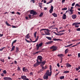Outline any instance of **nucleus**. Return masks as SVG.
Returning <instances> with one entry per match:
<instances>
[{"instance_id": "nucleus-14", "label": "nucleus", "mask_w": 80, "mask_h": 80, "mask_svg": "<svg viewBox=\"0 0 80 80\" xmlns=\"http://www.w3.org/2000/svg\"><path fill=\"white\" fill-rule=\"evenodd\" d=\"M50 30H49V31H47V32L45 31L44 32L45 33L46 35H50Z\"/></svg>"}, {"instance_id": "nucleus-4", "label": "nucleus", "mask_w": 80, "mask_h": 80, "mask_svg": "<svg viewBox=\"0 0 80 80\" xmlns=\"http://www.w3.org/2000/svg\"><path fill=\"white\" fill-rule=\"evenodd\" d=\"M80 25V22H75L72 24V25H75V27L76 28H78L79 27V25Z\"/></svg>"}, {"instance_id": "nucleus-32", "label": "nucleus", "mask_w": 80, "mask_h": 80, "mask_svg": "<svg viewBox=\"0 0 80 80\" xmlns=\"http://www.w3.org/2000/svg\"><path fill=\"white\" fill-rule=\"evenodd\" d=\"M43 30H46L47 31H49V30L48 29H41L40 31H42Z\"/></svg>"}, {"instance_id": "nucleus-40", "label": "nucleus", "mask_w": 80, "mask_h": 80, "mask_svg": "<svg viewBox=\"0 0 80 80\" xmlns=\"http://www.w3.org/2000/svg\"><path fill=\"white\" fill-rule=\"evenodd\" d=\"M3 72L4 74H6L7 73V71L6 70H4V71H3Z\"/></svg>"}, {"instance_id": "nucleus-54", "label": "nucleus", "mask_w": 80, "mask_h": 80, "mask_svg": "<svg viewBox=\"0 0 80 80\" xmlns=\"http://www.w3.org/2000/svg\"><path fill=\"white\" fill-rule=\"evenodd\" d=\"M57 66L58 67H60V64H59V63H58L57 64Z\"/></svg>"}, {"instance_id": "nucleus-7", "label": "nucleus", "mask_w": 80, "mask_h": 80, "mask_svg": "<svg viewBox=\"0 0 80 80\" xmlns=\"http://www.w3.org/2000/svg\"><path fill=\"white\" fill-rule=\"evenodd\" d=\"M46 63V61H44L43 62H39L38 64L37 65H36V67H37V66H38V65H40L41 63L42 64L44 65Z\"/></svg>"}, {"instance_id": "nucleus-64", "label": "nucleus", "mask_w": 80, "mask_h": 80, "mask_svg": "<svg viewBox=\"0 0 80 80\" xmlns=\"http://www.w3.org/2000/svg\"><path fill=\"white\" fill-rule=\"evenodd\" d=\"M26 20H28V17H26L25 18Z\"/></svg>"}, {"instance_id": "nucleus-20", "label": "nucleus", "mask_w": 80, "mask_h": 80, "mask_svg": "<svg viewBox=\"0 0 80 80\" xmlns=\"http://www.w3.org/2000/svg\"><path fill=\"white\" fill-rule=\"evenodd\" d=\"M53 41H62V40L60 39H57L56 38H53Z\"/></svg>"}, {"instance_id": "nucleus-35", "label": "nucleus", "mask_w": 80, "mask_h": 80, "mask_svg": "<svg viewBox=\"0 0 80 80\" xmlns=\"http://www.w3.org/2000/svg\"><path fill=\"white\" fill-rule=\"evenodd\" d=\"M53 0H51L50 1H49V2L46 3V4H49V3H52L53 1Z\"/></svg>"}, {"instance_id": "nucleus-51", "label": "nucleus", "mask_w": 80, "mask_h": 80, "mask_svg": "<svg viewBox=\"0 0 80 80\" xmlns=\"http://www.w3.org/2000/svg\"><path fill=\"white\" fill-rule=\"evenodd\" d=\"M60 73V72H58V73H57V74H56L55 75V76H57L58 75V74H59V73Z\"/></svg>"}, {"instance_id": "nucleus-52", "label": "nucleus", "mask_w": 80, "mask_h": 80, "mask_svg": "<svg viewBox=\"0 0 80 80\" xmlns=\"http://www.w3.org/2000/svg\"><path fill=\"white\" fill-rule=\"evenodd\" d=\"M65 2V0H62V3H63Z\"/></svg>"}, {"instance_id": "nucleus-2", "label": "nucleus", "mask_w": 80, "mask_h": 80, "mask_svg": "<svg viewBox=\"0 0 80 80\" xmlns=\"http://www.w3.org/2000/svg\"><path fill=\"white\" fill-rule=\"evenodd\" d=\"M50 72H49V70H48L46 73L45 74V75H48V76H49V77H50V76L52 75V66H51V65H50Z\"/></svg>"}, {"instance_id": "nucleus-1", "label": "nucleus", "mask_w": 80, "mask_h": 80, "mask_svg": "<svg viewBox=\"0 0 80 80\" xmlns=\"http://www.w3.org/2000/svg\"><path fill=\"white\" fill-rule=\"evenodd\" d=\"M42 59H43V58L42 56H38L37 58V62L34 64V67H36V66L40 62H42Z\"/></svg>"}, {"instance_id": "nucleus-59", "label": "nucleus", "mask_w": 80, "mask_h": 80, "mask_svg": "<svg viewBox=\"0 0 80 80\" xmlns=\"http://www.w3.org/2000/svg\"><path fill=\"white\" fill-rule=\"evenodd\" d=\"M17 14H18V15H20V13L19 12H17Z\"/></svg>"}, {"instance_id": "nucleus-50", "label": "nucleus", "mask_w": 80, "mask_h": 80, "mask_svg": "<svg viewBox=\"0 0 80 80\" xmlns=\"http://www.w3.org/2000/svg\"><path fill=\"white\" fill-rule=\"evenodd\" d=\"M1 75L2 77H4V74H3V73H2L1 74Z\"/></svg>"}, {"instance_id": "nucleus-9", "label": "nucleus", "mask_w": 80, "mask_h": 80, "mask_svg": "<svg viewBox=\"0 0 80 80\" xmlns=\"http://www.w3.org/2000/svg\"><path fill=\"white\" fill-rule=\"evenodd\" d=\"M21 78L22 79V80H29V79L28 78H27V76L25 75H22L21 76Z\"/></svg>"}, {"instance_id": "nucleus-11", "label": "nucleus", "mask_w": 80, "mask_h": 80, "mask_svg": "<svg viewBox=\"0 0 80 80\" xmlns=\"http://www.w3.org/2000/svg\"><path fill=\"white\" fill-rule=\"evenodd\" d=\"M3 79L5 80H12V78L8 77H4L3 78Z\"/></svg>"}, {"instance_id": "nucleus-25", "label": "nucleus", "mask_w": 80, "mask_h": 80, "mask_svg": "<svg viewBox=\"0 0 80 80\" xmlns=\"http://www.w3.org/2000/svg\"><path fill=\"white\" fill-rule=\"evenodd\" d=\"M46 38L48 39V40H52V38L50 37H46Z\"/></svg>"}, {"instance_id": "nucleus-30", "label": "nucleus", "mask_w": 80, "mask_h": 80, "mask_svg": "<svg viewBox=\"0 0 80 80\" xmlns=\"http://www.w3.org/2000/svg\"><path fill=\"white\" fill-rule=\"evenodd\" d=\"M37 32H34V38H36L37 37Z\"/></svg>"}, {"instance_id": "nucleus-28", "label": "nucleus", "mask_w": 80, "mask_h": 80, "mask_svg": "<svg viewBox=\"0 0 80 80\" xmlns=\"http://www.w3.org/2000/svg\"><path fill=\"white\" fill-rule=\"evenodd\" d=\"M5 23L6 24V25H7V26H10V27H11V25H10V24H9L8 23V22H7V21H6Z\"/></svg>"}, {"instance_id": "nucleus-44", "label": "nucleus", "mask_w": 80, "mask_h": 80, "mask_svg": "<svg viewBox=\"0 0 80 80\" xmlns=\"http://www.w3.org/2000/svg\"><path fill=\"white\" fill-rule=\"evenodd\" d=\"M18 68L17 69V70L18 71H20L21 70H20V68L19 67V66H18Z\"/></svg>"}, {"instance_id": "nucleus-43", "label": "nucleus", "mask_w": 80, "mask_h": 80, "mask_svg": "<svg viewBox=\"0 0 80 80\" xmlns=\"http://www.w3.org/2000/svg\"><path fill=\"white\" fill-rule=\"evenodd\" d=\"M4 48H5V47H4L2 48V49L0 48V51H2L3 50V49H4Z\"/></svg>"}, {"instance_id": "nucleus-12", "label": "nucleus", "mask_w": 80, "mask_h": 80, "mask_svg": "<svg viewBox=\"0 0 80 80\" xmlns=\"http://www.w3.org/2000/svg\"><path fill=\"white\" fill-rule=\"evenodd\" d=\"M43 78L44 79L47 80L48 79V76L45 74L43 76Z\"/></svg>"}, {"instance_id": "nucleus-39", "label": "nucleus", "mask_w": 80, "mask_h": 80, "mask_svg": "<svg viewBox=\"0 0 80 80\" xmlns=\"http://www.w3.org/2000/svg\"><path fill=\"white\" fill-rule=\"evenodd\" d=\"M44 70V69H43V68H42L40 70V72H43Z\"/></svg>"}, {"instance_id": "nucleus-53", "label": "nucleus", "mask_w": 80, "mask_h": 80, "mask_svg": "<svg viewBox=\"0 0 80 80\" xmlns=\"http://www.w3.org/2000/svg\"><path fill=\"white\" fill-rule=\"evenodd\" d=\"M30 75H33V72H31L30 73Z\"/></svg>"}, {"instance_id": "nucleus-36", "label": "nucleus", "mask_w": 80, "mask_h": 80, "mask_svg": "<svg viewBox=\"0 0 80 80\" xmlns=\"http://www.w3.org/2000/svg\"><path fill=\"white\" fill-rule=\"evenodd\" d=\"M65 78V77L64 76H62L60 77V78L61 80H62V79H63Z\"/></svg>"}, {"instance_id": "nucleus-63", "label": "nucleus", "mask_w": 80, "mask_h": 80, "mask_svg": "<svg viewBox=\"0 0 80 80\" xmlns=\"http://www.w3.org/2000/svg\"><path fill=\"white\" fill-rule=\"evenodd\" d=\"M31 2H32L33 3H35V0H32L31 1Z\"/></svg>"}, {"instance_id": "nucleus-6", "label": "nucleus", "mask_w": 80, "mask_h": 80, "mask_svg": "<svg viewBox=\"0 0 80 80\" xmlns=\"http://www.w3.org/2000/svg\"><path fill=\"white\" fill-rule=\"evenodd\" d=\"M50 49H53L52 51H54L55 50H57V48L56 47H55V46H51L50 48Z\"/></svg>"}, {"instance_id": "nucleus-29", "label": "nucleus", "mask_w": 80, "mask_h": 80, "mask_svg": "<svg viewBox=\"0 0 80 80\" xmlns=\"http://www.w3.org/2000/svg\"><path fill=\"white\" fill-rule=\"evenodd\" d=\"M69 12H71V15H72V14H73V10L70 9V10H69Z\"/></svg>"}, {"instance_id": "nucleus-42", "label": "nucleus", "mask_w": 80, "mask_h": 80, "mask_svg": "<svg viewBox=\"0 0 80 80\" xmlns=\"http://www.w3.org/2000/svg\"><path fill=\"white\" fill-rule=\"evenodd\" d=\"M43 12H41L40 15H39V17H42L43 16Z\"/></svg>"}, {"instance_id": "nucleus-24", "label": "nucleus", "mask_w": 80, "mask_h": 80, "mask_svg": "<svg viewBox=\"0 0 80 80\" xmlns=\"http://www.w3.org/2000/svg\"><path fill=\"white\" fill-rule=\"evenodd\" d=\"M12 49L10 51L11 52H12V51H13V50H15V47L13 45V46H12Z\"/></svg>"}, {"instance_id": "nucleus-8", "label": "nucleus", "mask_w": 80, "mask_h": 80, "mask_svg": "<svg viewBox=\"0 0 80 80\" xmlns=\"http://www.w3.org/2000/svg\"><path fill=\"white\" fill-rule=\"evenodd\" d=\"M30 14H33V15H37V13L36 11H35L33 10H31L30 11Z\"/></svg>"}, {"instance_id": "nucleus-3", "label": "nucleus", "mask_w": 80, "mask_h": 80, "mask_svg": "<svg viewBox=\"0 0 80 80\" xmlns=\"http://www.w3.org/2000/svg\"><path fill=\"white\" fill-rule=\"evenodd\" d=\"M39 39V36H37V38L35 40V41H28L27 40V39L25 38V40L27 42H28V43H30V42H32L33 43H34L35 42H37V41Z\"/></svg>"}, {"instance_id": "nucleus-27", "label": "nucleus", "mask_w": 80, "mask_h": 80, "mask_svg": "<svg viewBox=\"0 0 80 80\" xmlns=\"http://www.w3.org/2000/svg\"><path fill=\"white\" fill-rule=\"evenodd\" d=\"M39 5V7L40 8H43V7H42V3H38Z\"/></svg>"}, {"instance_id": "nucleus-55", "label": "nucleus", "mask_w": 80, "mask_h": 80, "mask_svg": "<svg viewBox=\"0 0 80 80\" xmlns=\"http://www.w3.org/2000/svg\"><path fill=\"white\" fill-rule=\"evenodd\" d=\"M78 57L79 58H80V53H78Z\"/></svg>"}, {"instance_id": "nucleus-17", "label": "nucleus", "mask_w": 80, "mask_h": 80, "mask_svg": "<svg viewBox=\"0 0 80 80\" xmlns=\"http://www.w3.org/2000/svg\"><path fill=\"white\" fill-rule=\"evenodd\" d=\"M72 17L73 19H75L77 18V15L76 14H73L72 16Z\"/></svg>"}, {"instance_id": "nucleus-26", "label": "nucleus", "mask_w": 80, "mask_h": 80, "mask_svg": "<svg viewBox=\"0 0 80 80\" xmlns=\"http://www.w3.org/2000/svg\"><path fill=\"white\" fill-rule=\"evenodd\" d=\"M73 45V44H70L68 45V46H65V47H70V46H72V45Z\"/></svg>"}, {"instance_id": "nucleus-23", "label": "nucleus", "mask_w": 80, "mask_h": 80, "mask_svg": "<svg viewBox=\"0 0 80 80\" xmlns=\"http://www.w3.org/2000/svg\"><path fill=\"white\" fill-rule=\"evenodd\" d=\"M52 15L54 17H57V14L55 13H52Z\"/></svg>"}, {"instance_id": "nucleus-13", "label": "nucleus", "mask_w": 80, "mask_h": 80, "mask_svg": "<svg viewBox=\"0 0 80 80\" xmlns=\"http://www.w3.org/2000/svg\"><path fill=\"white\" fill-rule=\"evenodd\" d=\"M53 7L52 6H51V8L49 10V12L50 13H52V12H53Z\"/></svg>"}, {"instance_id": "nucleus-15", "label": "nucleus", "mask_w": 80, "mask_h": 80, "mask_svg": "<svg viewBox=\"0 0 80 80\" xmlns=\"http://www.w3.org/2000/svg\"><path fill=\"white\" fill-rule=\"evenodd\" d=\"M53 43V41H51L46 42V45H50V44H52V43Z\"/></svg>"}, {"instance_id": "nucleus-48", "label": "nucleus", "mask_w": 80, "mask_h": 80, "mask_svg": "<svg viewBox=\"0 0 80 80\" xmlns=\"http://www.w3.org/2000/svg\"><path fill=\"white\" fill-rule=\"evenodd\" d=\"M65 32V30H63L61 31H59V32H60V33H61V32Z\"/></svg>"}, {"instance_id": "nucleus-19", "label": "nucleus", "mask_w": 80, "mask_h": 80, "mask_svg": "<svg viewBox=\"0 0 80 80\" xmlns=\"http://www.w3.org/2000/svg\"><path fill=\"white\" fill-rule=\"evenodd\" d=\"M63 15L62 17V18L63 20H65L66 18H67V16L66 15V14H63Z\"/></svg>"}, {"instance_id": "nucleus-56", "label": "nucleus", "mask_w": 80, "mask_h": 80, "mask_svg": "<svg viewBox=\"0 0 80 80\" xmlns=\"http://www.w3.org/2000/svg\"><path fill=\"white\" fill-rule=\"evenodd\" d=\"M14 64H17V61H14Z\"/></svg>"}, {"instance_id": "nucleus-5", "label": "nucleus", "mask_w": 80, "mask_h": 80, "mask_svg": "<svg viewBox=\"0 0 80 80\" xmlns=\"http://www.w3.org/2000/svg\"><path fill=\"white\" fill-rule=\"evenodd\" d=\"M43 45V43L41 42V43H39L38 45V44H37L36 45V47H37V50H38V49H39V48L41 47L42 46V45Z\"/></svg>"}, {"instance_id": "nucleus-10", "label": "nucleus", "mask_w": 80, "mask_h": 80, "mask_svg": "<svg viewBox=\"0 0 80 80\" xmlns=\"http://www.w3.org/2000/svg\"><path fill=\"white\" fill-rule=\"evenodd\" d=\"M53 33L54 34H55L56 35H57L58 36H61V35H64V33L62 32V33H56V32H53Z\"/></svg>"}, {"instance_id": "nucleus-21", "label": "nucleus", "mask_w": 80, "mask_h": 80, "mask_svg": "<svg viewBox=\"0 0 80 80\" xmlns=\"http://www.w3.org/2000/svg\"><path fill=\"white\" fill-rule=\"evenodd\" d=\"M66 67L68 68V67H72V65H71L69 63H66Z\"/></svg>"}, {"instance_id": "nucleus-22", "label": "nucleus", "mask_w": 80, "mask_h": 80, "mask_svg": "<svg viewBox=\"0 0 80 80\" xmlns=\"http://www.w3.org/2000/svg\"><path fill=\"white\" fill-rule=\"evenodd\" d=\"M29 33L26 36L25 38H27L28 39V38H29L30 37V35H29Z\"/></svg>"}, {"instance_id": "nucleus-58", "label": "nucleus", "mask_w": 80, "mask_h": 80, "mask_svg": "<svg viewBox=\"0 0 80 80\" xmlns=\"http://www.w3.org/2000/svg\"><path fill=\"white\" fill-rule=\"evenodd\" d=\"M76 46H77V45H75L72 46V47H71L72 48V47H76Z\"/></svg>"}, {"instance_id": "nucleus-41", "label": "nucleus", "mask_w": 80, "mask_h": 80, "mask_svg": "<svg viewBox=\"0 0 80 80\" xmlns=\"http://www.w3.org/2000/svg\"><path fill=\"white\" fill-rule=\"evenodd\" d=\"M28 17H29V18L30 19V18H32V15H30V14H29L28 15Z\"/></svg>"}, {"instance_id": "nucleus-61", "label": "nucleus", "mask_w": 80, "mask_h": 80, "mask_svg": "<svg viewBox=\"0 0 80 80\" xmlns=\"http://www.w3.org/2000/svg\"><path fill=\"white\" fill-rule=\"evenodd\" d=\"M1 62H4V59H1Z\"/></svg>"}, {"instance_id": "nucleus-38", "label": "nucleus", "mask_w": 80, "mask_h": 80, "mask_svg": "<svg viewBox=\"0 0 80 80\" xmlns=\"http://www.w3.org/2000/svg\"><path fill=\"white\" fill-rule=\"evenodd\" d=\"M62 10H63V11L64 10H67V8H62Z\"/></svg>"}, {"instance_id": "nucleus-47", "label": "nucleus", "mask_w": 80, "mask_h": 80, "mask_svg": "<svg viewBox=\"0 0 80 80\" xmlns=\"http://www.w3.org/2000/svg\"><path fill=\"white\" fill-rule=\"evenodd\" d=\"M75 2H73V3H72V7H73V6H74V5H75Z\"/></svg>"}, {"instance_id": "nucleus-16", "label": "nucleus", "mask_w": 80, "mask_h": 80, "mask_svg": "<svg viewBox=\"0 0 80 80\" xmlns=\"http://www.w3.org/2000/svg\"><path fill=\"white\" fill-rule=\"evenodd\" d=\"M22 70L23 72H27L28 71V69H27V68H26L25 67L23 68Z\"/></svg>"}, {"instance_id": "nucleus-33", "label": "nucleus", "mask_w": 80, "mask_h": 80, "mask_svg": "<svg viewBox=\"0 0 80 80\" xmlns=\"http://www.w3.org/2000/svg\"><path fill=\"white\" fill-rule=\"evenodd\" d=\"M68 52V49H66L65 51V54H67V53Z\"/></svg>"}, {"instance_id": "nucleus-45", "label": "nucleus", "mask_w": 80, "mask_h": 80, "mask_svg": "<svg viewBox=\"0 0 80 80\" xmlns=\"http://www.w3.org/2000/svg\"><path fill=\"white\" fill-rule=\"evenodd\" d=\"M47 68L48 67L47 66H45V67H43V69H44V70H46Z\"/></svg>"}, {"instance_id": "nucleus-49", "label": "nucleus", "mask_w": 80, "mask_h": 80, "mask_svg": "<svg viewBox=\"0 0 80 80\" xmlns=\"http://www.w3.org/2000/svg\"><path fill=\"white\" fill-rule=\"evenodd\" d=\"M77 31H80V28H78L76 29Z\"/></svg>"}, {"instance_id": "nucleus-31", "label": "nucleus", "mask_w": 80, "mask_h": 80, "mask_svg": "<svg viewBox=\"0 0 80 80\" xmlns=\"http://www.w3.org/2000/svg\"><path fill=\"white\" fill-rule=\"evenodd\" d=\"M16 42L17 40H15L14 41H13L12 43V46H13V44H14V43H16Z\"/></svg>"}, {"instance_id": "nucleus-57", "label": "nucleus", "mask_w": 80, "mask_h": 80, "mask_svg": "<svg viewBox=\"0 0 80 80\" xmlns=\"http://www.w3.org/2000/svg\"><path fill=\"white\" fill-rule=\"evenodd\" d=\"M55 25L51 26H50V28H53V27H55Z\"/></svg>"}, {"instance_id": "nucleus-18", "label": "nucleus", "mask_w": 80, "mask_h": 80, "mask_svg": "<svg viewBox=\"0 0 80 80\" xmlns=\"http://www.w3.org/2000/svg\"><path fill=\"white\" fill-rule=\"evenodd\" d=\"M57 56H58V57L60 56L61 58H62V57H65V55H64V54H58L57 55Z\"/></svg>"}, {"instance_id": "nucleus-60", "label": "nucleus", "mask_w": 80, "mask_h": 80, "mask_svg": "<svg viewBox=\"0 0 80 80\" xmlns=\"http://www.w3.org/2000/svg\"><path fill=\"white\" fill-rule=\"evenodd\" d=\"M16 51H18L19 50H18V47H16Z\"/></svg>"}, {"instance_id": "nucleus-34", "label": "nucleus", "mask_w": 80, "mask_h": 80, "mask_svg": "<svg viewBox=\"0 0 80 80\" xmlns=\"http://www.w3.org/2000/svg\"><path fill=\"white\" fill-rule=\"evenodd\" d=\"M53 0H51L50 1H49V2L46 3V4H49V3H52L53 1Z\"/></svg>"}, {"instance_id": "nucleus-46", "label": "nucleus", "mask_w": 80, "mask_h": 80, "mask_svg": "<svg viewBox=\"0 0 80 80\" xmlns=\"http://www.w3.org/2000/svg\"><path fill=\"white\" fill-rule=\"evenodd\" d=\"M44 65H43V64H41L40 66H41V68H43V67H44L43 66Z\"/></svg>"}, {"instance_id": "nucleus-37", "label": "nucleus", "mask_w": 80, "mask_h": 80, "mask_svg": "<svg viewBox=\"0 0 80 80\" xmlns=\"http://www.w3.org/2000/svg\"><path fill=\"white\" fill-rule=\"evenodd\" d=\"M70 72L68 71H64L63 72V73H69Z\"/></svg>"}, {"instance_id": "nucleus-62", "label": "nucleus", "mask_w": 80, "mask_h": 80, "mask_svg": "<svg viewBox=\"0 0 80 80\" xmlns=\"http://www.w3.org/2000/svg\"><path fill=\"white\" fill-rule=\"evenodd\" d=\"M77 7H78V6H79V4L78 3L76 4V7H77Z\"/></svg>"}]
</instances>
